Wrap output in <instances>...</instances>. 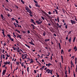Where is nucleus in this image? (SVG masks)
<instances>
[{"instance_id":"a211bd4d","label":"nucleus","mask_w":77,"mask_h":77,"mask_svg":"<svg viewBox=\"0 0 77 77\" xmlns=\"http://www.w3.org/2000/svg\"><path fill=\"white\" fill-rule=\"evenodd\" d=\"M69 43H71V37L69 39Z\"/></svg>"},{"instance_id":"20e7f679","label":"nucleus","mask_w":77,"mask_h":77,"mask_svg":"<svg viewBox=\"0 0 77 77\" xmlns=\"http://www.w3.org/2000/svg\"><path fill=\"white\" fill-rule=\"evenodd\" d=\"M36 23H38V24H42V21H41L40 22H39V21H36Z\"/></svg>"},{"instance_id":"4468645a","label":"nucleus","mask_w":77,"mask_h":77,"mask_svg":"<svg viewBox=\"0 0 77 77\" xmlns=\"http://www.w3.org/2000/svg\"><path fill=\"white\" fill-rule=\"evenodd\" d=\"M74 50H75V51H76L77 50V48L76 46H75L74 48Z\"/></svg>"},{"instance_id":"412c9836","label":"nucleus","mask_w":77,"mask_h":77,"mask_svg":"<svg viewBox=\"0 0 77 77\" xmlns=\"http://www.w3.org/2000/svg\"><path fill=\"white\" fill-rule=\"evenodd\" d=\"M62 27V25H60V26H58L57 29H58V27H59V28H61V29H62V28L61 27Z\"/></svg>"},{"instance_id":"b1692460","label":"nucleus","mask_w":77,"mask_h":77,"mask_svg":"<svg viewBox=\"0 0 77 77\" xmlns=\"http://www.w3.org/2000/svg\"><path fill=\"white\" fill-rule=\"evenodd\" d=\"M2 33H3V34H5V31H4V29H2Z\"/></svg>"},{"instance_id":"c85d7f7f","label":"nucleus","mask_w":77,"mask_h":77,"mask_svg":"<svg viewBox=\"0 0 77 77\" xmlns=\"http://www.w3.org/2000/svg\"><path fill=\"white\" fill-rule=\"evenodd\" d=\"M45 35H46V33L45 32H44V33H43V35L44 36H45Z\"/></svg>"},{"instance_id":"a878e982","label":"nucleus","mask_w":77,"mask_h":77,"mask_svg":"<svg viewBox=\"0 0 77 77\" xmlns=\"http://www.w3.org/2000/svg\"><path fill=\"white\" fill-rule=\"evenodd\" d=\"M13 48L14 51H15V50H16V49H17V48L16 47L14 48V47H13Z\"/></svg>"},{"instance_id":"f03ea898","label":"nucleus","mask_w":77,"mask_h":77,"mask_svg":"<svg viewBox=\"0 0 77 77\" xmlns=\"http://www.w3.org/2000/svg\"><path fill=\"white\" fill-rule=\"evenodd\" d=\"M47 72L48 74H49V73H51V74L52 75L53 74V73H52V70H50L49 69H47L46 71V72H45V74Z\"/></svg>"},{"instance_id":"bf43d9fd","label":"nucleus","mask_w":77,"mask_h":77,"mask_svg":"<svg viewBox=\"0 0 77 77\" xmlns=\"http://www.w3.org/2000/svg\"><path fill=\"white\" fill-rule=\"evenodd\" d=\"M34 72H35V73L36 74V70H34Z\"/></svg>"},{"instance_id":"393cba45","label":"nucleus","mask_w":77,"mask_h":77,"mask_svg":"<svg viewBox=\"0 0 77 77\" xmlns=\"http://www.w3.org/2000/svg\"><path fill=\"white\" fill-rule=\"evenodd\" d=\"M70 63L71 65H73L74 66V63H72V61H71Z\"/></svg>"},{"instance_id":"4c0bfd02","label":"nucleus","mask_w":77,"mask_h":77,"mask_svg":"<svg viewBox=\"0 0 77 77\" xmlns=\"http://www.w3.org/2000/svg\"><path fill=\"white\" fill-rule=\"evenodd\" d=\"M33 1L35 3H36V4H38V2L37 1H36L35 0H34Z\"/></svg>"},{"instance_id":"49530a36","label":"nucleus","mask_w":77,"mask_h":77,"mask_svg":"<svg viewBox=\"0 0 77 77\" xmlns=\"http://www.w3.org/2000/svg\"><path fill=\"white\" fill-rule=\"evenodd\" d=\"M61 57L62 60H63V56H62V55H61Z\"/></svg>"},{"instance_id":"9d476101","label":"nucleus","mask_w":77,"mask_h":77,"mask_svg":"<svg viewBox=\"0 0 77 77\" xmlns=\"http://www.w3.org/2000/svg\"><path fill=\"white\" fill-rule=\"evenodd\" d=\"M52 65L51 63H48V64H46V66H50V65Z\"/></svg>"},{"instance_id":"cd10ccee","label":"nucleus","mask_w":77,"mask_h":77,"mask_svg":"<svg viewBox=\"0 0 77 77\" xmlns=\"http://www.w3.org/2000/svg\"><path fill=\"white\" fill-rule=\"evenodd\" d=\"M57 20L58 21V23H59V17H57Z\"/></svg>"},{"instance_id":"e433bc0d","label":"nucleus","mask_w":77,"mask_h":77,"mask_svg":"<svg viewBox=\"0 0 77 77\" xmlns=\"http://www.w3.org/2000/svg\"><path fill=\"white\" fill-rule=\"evenodd\" d=\"M10 40H11V41H14V39L12 38L11 37L10 38Z\"/></svg>"},{"instance_id":"79ce46f5","label":"nucleus","mask_w":77,"mask_h":77,"mask_svg":"<svg viewBox=\"0 0 77 77\" xmlns=\"http://www.w3.org/2000/svg\"><path fill=\"white\" fill-rule=\"evenodd\" d=\"M68 68H69V72H70V69L69 68V66Z\"/></svg>"},{"instance_id":"a19ab883","label":"nucleus","mask_w":77,"mask_h":77,"mask_svg":"<svg viewBox=\"0 0 77 77\" xmlns=\"http://www.w3.org/2000/svg\"><path fill=\"white\" fill-rule=\"evenodd\" d=\"M16 25H17V27H18V28H19V27H20V26H19V25H18V24L17 23H16Z\"/></svg>"},{"instance_id":"7c9ffc66","label":"nucleus","mask_w":77,"mask_h":77,"mask_svg":"<svg viewBox=\"0 0 77 77\" xmlns=\"http://www.w3.org/2000/svg\"><path fill=\"white\" fill-rule=\"evenodd\" d=\"M65 75H67V71L65 70Z\"/></svg>"},{"instance_id":"72a5a7b5","label":"nucleus","mask_w":77,"mask_h":77,"mask_svg":"<svg viewBox=\"0 0 77 77\" xmlns=\"http://www.w3.org/2000/svg\"><path fill=\"white\" fill-rule=\"evenodd\" d=\"M29 67H28L27 68V71L28 72H29Z\"/></svg>"},{"instance_id":"052dcab7","label":"nucleus","mask_w":77,"mask_h":77,"mask_svg":"<svg viewBox=\"0 0 77 77\" xmlns=\"http://www.w3.org/2000/svg\"><path fill=\"white\" fill-rule=\"evenodd\" d=\"M72 58H73V59H74V56H72L71 57V58L72 59Z\"/></svg>"},{"instance_id":"5fc2aeb1","label":"nucleus","mask_w":77,"mask_h":77,"mask_svg":"<svg viewBox=\"0 0 77 77\" xmlns=\"http://www.w3.org/2000/svg\"><path fill=\"white\" fill-rule=\"evenodd\" d=\"M75 39H76V37H75L74 38L73 40L75 41Z\"/></svg>"},{"instance_id":"f704fd0d","label":"nucleus","mask_w":77,"mask_h":77,"mask_svg":"<svg viewBox=\"0 0 77 77\" xmlns=\"http://www.w3.org/2000/svg\"><path fill=\"white\" fill-rule=\"evenodd\" d=\"M1 62L2 63V55H1Z\"/></svg>"},{"instance_id":"bb28decb","label":"nucleus","mask_w":77,"mask_h":77,"mask_svg":"<svg viewBox=\"0 0 77 77\" xmlns=\"http://www.w3.org/2000/svg\"><path fill=\"white\" fill-rule=\"evenodd\" d=\"M2 57L3 58V59H5V54H3L2 55Z\"/></svg>"},{"instance_id":"13d9d810","label":"nucleus","mask_w":77,"mask_h":77,"mask_svg":"<svg viewBox=\"0 0 77 77\" xmlns=\"http://www.w3.org/2000/svg\"><path fill=\"white\" fill-rule=\"evenodd\" d=\"M56 9L59 10V8H58V6H57Z\"/></svg>"},{"instance_id":"37998d69","label":"nucleus","mask_w":77,"mask_h":77,"mask_svg":"<svg viewBox=\"0 0 77 77\" xmlns=\"http://www.w3.org/2000/svg\"><path fill=\"white\" fill-rule=\"evenodd\" d=\"M7 56L8 57H10V55H8V53L7 54Z\"/></svg>"},{"instance_id":"338daca9","label":"nucleus","mask_w":77,"mask_h":77,"mask_svg":"<svg viewBox=\"0 0 77 77\" xmlns=\"http://www.w3.org/2000/svg\"><path fill=\"white\" fill-rule=\"evenodd\" d=\"M75 20L76 21H77V19L76 18H75Z\"/></svg>"},{"instance_id":"7ed1b4c3","label":"nucleus","mask_w":77,"mask_h":77,"mask_svg":"<svg viewBox=\"0 0 77 77\" xmlns=\"http://www.w3.org/2000/svg\"><path fill=\"white\" fill-rule=\"evenodd\" d=\"M22 59H23V60L27 58V56H26V55H25V54H24L23 55V54H22Z\"/></svg>"},{"instance_id":"4be33fe9","label":"nucleus","mask_w":77,"mask_h":77,"mask_svg":"<svg viewBox=\"0 0 77 77\" xmlns=\"http://www.w3.org/2000/svg\"><path fill=\"white\" fill-rule=\"evenodd\" d=\"M7 36H8V37H9V39H10V38H11V35L9 34H8Z\"/></svg>"},{"instance_id":"a18cd8bd","label":"nucleus","mask_w":77,"mask_h":77,"mask_svg":"<svg viewBox=\"0 0 77 77\" xmlns=\"http://www.w3.org/2000/svg\"><path fill=\"white\" fill-rule=\"evenodd\" d=\"M12 20H13V21H14L15 20V19L14 18H12Z\"/></svg>"},{"instance_id":"ea45409f","label":"nucleus","mask_w":77,"mask_h":77,"mask_svg":"<svg viewBox=\"0 0 77 77\" xmlns=\"http://www.w3.org/2000/svg\"><path fill=\"white\" fill-rule=\"evenodd\" d=\"M62 11H63V13H65V10H64V9H62Z\"/></svg>"},{"instance_id":"6ab92c4d","label":"nucleus","mask_w":77,"mask_h":77,"mask_svg":"<svg viewBox=\"0 0 77 77\" xmlns=\"http://www.w3.org/2000/svg\"><path fill=\"white\" fill-rule=\"evenodd\" d=\"M20 38V39H21V37L20 36V35H17V38Z\"/></svg>"},{"instance_id":"2eb2a0df","label":"nucleus","mask_w":77,"mask_h":77,"mask_svg":"<svg viewBox=\"0 0 77 77\" xmlns=\"http://www.w3.org/2000/svg\"><path fill=\"white\" fill-rule=\"evenodd\" d=\"M29 44H31V45H35V44L33 43V42H29Z\"/></svg>"},{"instance_id":"58836bf2","label":"nucleus","mask_w":77,"mask_h":77,"mask_svg":"<svg viewBox=\"0 0 77 77\" xmlns=\"http://www.w3.org/2000/svg\"><path fill=\"white\" fill-rule=\"evenodd\" d=\"M41 18H42V19L43 20H45V18H44V17H43V16H42Z\"/></svg>"},{"instance_id":"603ef678","label":"nucleus","mask_w":77,"mask_h":77,"mask_svg":"<svg viewBox=\"0 0 77 77\" xmlns=\"http://www.w3.org/2000/svg\"><path fill=\"white\" fill-rule=\"evenodd\" d=\"M58 45H59V47H61V45H60V43H58Z\"/></svg>"},{"instance_id":"ddd939ff","label":"nucleus","mask_w":77,"mask_h":77,"mask_svg":"<svg viewBox=\"0 0 77 77\" xmlns=\"http://www.w3.org/2000/svg\"><path fill=\"white\" fill-rule=\"evenodd\" d=\"M31 26H32L33 29H35V26L33 24H31Z\"/></svg>"},{"instance_id":"0eeeda50","label":"nucleus","mask_w":77,"mask_h":77,"mask_svg":"<svg viewBox=\"0 0 77 77\" xmlns=\"http://www.w3.org/2000/svg\"><path fill=\"white\" fill-rule=\"evenodd\" d=\"M8 64H10V62L9 61V62H8V61L6 62L5 63H4L5 65H7Z\"/></svg>"},{"instance_id":"864d4df0","label":"nucleus","mask_w":77,"mask_h":77,"mask_svg":"<svg viewBox=\"0 0 77 77\" xmlns=\"http://www.w3.org/2000/svg\"><path fill=\"white\" fill-rule=\"evenodd\" d=\"M65 27L66 29H67L68 28V26H67V25H66L65 26Z\"/></svg>"},{"instance_id":"f3484780","label":"nucleus","mask_w":77,"mask_h":77,"mask_svg":"<svg viewBox=\"0 0 77 77\" xmlns=\"http://www.w3.org/2000/svg\"><path fill=\"white\" fill-rule=\"evenodd\" d=\"M54 10L56 12V14H57V15H58V12H57V10L56 9H55Z\"/></svg>"},{"instance_id":"c9c22d12","label":"nucleus","mask_w":77,"mask_h":77,"mask_svg":"<svg viewBox=\"0 0 77 77\" xmlns=\"http://www.w3.org/2000/svg\"><path fill=\"white\" fill-rule=\"evenodd\" d=\"M15 21L16 23H17V24H18V20H17V19H15Z\"/></svg>"},{"instance_id":"5701e85b","label":"nucleus","mask_w":77,"mask_h":77,"mask_svg":"<svg viewBox=\"0 0 77 77\" xmlns=\"http://www.w3.org/2000/svg\"><path fill=\"white\" fill-rule=\"evenodd\" d=\"M50 41V39H45V42H47V41Z\"/></svg>"},{"instance_id":"0e129e2a","label":"nucleus","mask_w":77,"mask_h":77,"mask_svg":"<svg viewBox=\"0 0 77 77\" xmlns=\"http://www.w3.org/2000/svg\"><path fill=\"white\" fill-rule=\"evenodd\" d=\"M73 75L74 77H75V73H74V74H73Z\"/></svg>"},{"instance_id":"423d86ee","label":"nucleus","mask_w":77,"mask_h":77,"mask_svg":"<svg viewBox=\"0 0 77 77\" xmlns=\"http://www.w3.org/2000/svg\"><path fill=\"white\" fill-rule=\"evenodd\" d=\"M42 12H43V13H44V14H45V15H46V16H48V17H49L48 16V14H47V13H46V12H45L44 11H42Z\"/></svg>"},{"instance_id":"c756f323","label":"nucleus","mask_w":77,"mask_h":77,"mask_svg":"<svg viewBox=\"0 0 77 77\" xmlns=\"http://www.w3.org/2000/svg\"><path fill=\"white\" fill-rule=\"evenodd\" d=\"M21 2L22 3H23V4H24L25 3L24 1H23V0H21Z\"/></svg>"},{"instance_id":"09e8293b","label":"nucleus","mask_w":77,"mask_h":77,"mask_svg":"<svg viewBox=\"0 0 77 77\" xmlns=\"http://www.w3.org/2000/svg\"><path fill=\"white\" fill-rule=\"evenodd\" d=\"M28 59L29 60H32L31 59H30V58H27V59Z\"/></svg>"},{"instance_id":"dca6fc26","label":"nucleus","mask_w":77,"mask_h":77,"mask_svg":"<svg viewBox=\"0 0 77 77\" xmlns=\"http://www.w3.org/2000/svg\"><path fill=\"white\" fill-rule=\"evenodd\" d=\"M61 53L62 54H64V52H63V49L61 50Z\"/></svg>"},{"instance_id":"c03bdc74","label":"nucleus","mask_w":77,"mask_h":77,"mask_svg":"<svg viewBox=\"0 0 77 77\" xmlns=\"http://www.w3.org/2000/svg\"><path fill=\"white\" fill-rule=\"evenodd\" d=\"M13 35H14V36H15V37H16V35H15V33L14 32H13Z\"/></svg>"},{"instance_id":"8fccbe9b","label":"nucleus","mask_w":77,"mask_h":77,"mask_svg":"<svg viewBox=\"0 0 77 77\" xmlns=\"http://www.w3.org/2000/svg\"><path fill=\"white\" fill-rule=\"evenodd\" d=\"M6 10H7V11H10L9 10V9L7 8H5Z\"/></svg>"},{"instance_id":"e2e57ef3","label":"nucleus","mask_w":77,"mask_h":77,"mask_svg":"<svg viewBox=\"0 0 77 77\" xmlns=\"http://www.w3.org/2000/svg\"><path fill=\"white\" fill-rule=\"evenodd\" d=\"M4 46H5V45H6V44L5 43H4Z\"/></svg>"},{"instance_id":"680f3d73","label":"nucleus","mask_w":77,"mask_h":77,"mask_svg":"<svg viewBox=\"0 0 77 77\" xmlns=\"http://www.w3.org/2000/svg\"><path fill=\"white\" fill-rule=\"evenodd\" d=\"M54 35L55 36H56V34L55 33L54 34Z\"/></svg>"},{"instance_id":"6e6d98bb","label":"nucleus","mask_w":77,"mask_h":77,"mask_svg":"<svg viewBox=\"0 0 77 77\" xmlns=\"http://www.w3.org/2000/svg\"><path fill=\"white\" fill-rule=\"evenodd\" d=\"M7 16H8V17H10L11 16V15L9 14H7Z\"/></svg>"},{"instance_id":"9b49d317","label":"nucleus","mask_w":77,"mask_h":77,"mask_svg":"<svg viewBox=\"0 0 77 77\" xmlns=\"http://www.w3.org/2000/svg\"><path fill=\"white\" fill-rule=\"evenodd\" d=\"M1 16L2 20H4V19H5V18H4V16H3V14H1Z\"/></svg>"},{"instance_id":"4d7b16f0","label":"nucleus","mask_w":77,"mask_h":77,"mask_svg":"<svg viewBox=\"0 0 77 77\" xmlns=\"http://www.w3.org/2000/svg\"><path fill=\"white\" fill-rule=\"evenodd\" d=\"M27 32H28V33H29H29H30V31L29 30H28Z\"/></svg>"},{"instance_id":"3c124183","label":"nucleus","mask_w":77,"mask_h":77,"mask_svg":"<svg viewBox=\"0 0 77 77\" xmlns=\"http://www.w3.org/2000/svg\"><path fill=\"white\" fill-rule=\"evenodd\" d=\"M66 40H68V35L66 37Z\"/></svg>"},{"instance_id":"de8ad7c7","label":"nucleus","mask_w":77,"mask_h":77,"mask_svg":"<svg viewBox=\"0 0 77 77\" xmlns=\"http://www.w3.org/2000/svg\"><path fill=\"white\" fill-rule=\"evenodd\" d=\"M15 6V7L17 8V9H18V6H17V5H14Z\"/></svg>"},{"instance_id":"1a4fd4ad","label":"nucleus","mask_w":77,"mask_h":77,"mask_svg":"<svg viewBox=\"0 0 77 77\" xmlns=\"http://www.w3.org/2000/svg\"><path fill=\"white\" fill-rule=\"evenodd\" d=\"M31 21H32V23H33L35 25H36V23H35L34 22V20L33 19H31Z\"/></svg>"},{"instance_id":"39448f33","label":"nucleus","mask_w":77,"mask_h":77,"mask_svg":"<svg viewBox=\"0 0 77 77\" xmlns=\"http://www.w3.org/2000/svg\"><path fill=\"white\" fill-rule=\"evenodd\" d=\"M70 21L72 24H75V23H76V22L75 21H74L72 20H70Z\"/></svg>"},{"instance_id":"6e6552de","label":"nucleus","mask_w":77,"mask_h":77,"mask_svg":"<svg viewBox=\"0 0 77 77\" xmlns=\"http://www.w3.org/2000/svg\"><path fill=\"white\" fill-rule=\"evenodd\" d=\"M6 69H5L2 72V75H5V73H6Z\"/></svg>"},{"instance_id":"f8f14e48","label":"nucleus","mask_w":77,"mask_h":77,"mask_svg":"<svg viewBox=\"0 0 77 77\" xmlns=\"http://www.w3.org/2000/svg\"><path fill=\"white\" fill-rule=\"evenodd\" d=\"M35 6L36 7H38V8H40V6L38 5V4H36L35 5Z\"/></svg>"},{"instance_id":"774afa93","label":"nucleus","mask_w":77,"mask_h":77,"mask_svg":"<svg viewBox=\"0 0 77 77\" xmlns=\"http://www.w3.org/2000/svg\"><path fill=\"white\" fill-rule=\"evenodd\" d=\"M75 61H77V58H75Z\"/></svg>"},{"instance_id":"473e14b6","label":"nucleus","mask_w":77,"mask_h":77,"mask_svg":"<svg viewBox=\"0 0 77 77\" xmlns=\"http://www.w3.org/2000/svg\"><path fill=\"white\" fill-rule=\"evenodd\" d=\"M48 14H49V15H51V14H52V13H51V12L50 11H48Z\"/></svg>"},{"instance_id":"aec40b11","label":"nucleus","mask_w":77,"mask_h":77,"mask_svg":"<svg viewBox=\"0 0 77 77\" xmlns=\"http://www.w3.org/2000/svg\"><path fill=\"white\" fill-rule=\"evenodd\" d=\"M15 31H16V32H17L19 33H20V31L19 30H18V29H16Z\"/></svg>"},{"instance_id":"69168bd1","label":"nucleus","mask_w":77,"mask_h":77,"mask_svg":"<svg viewBox=\"0 0 77 77\" xmlns=\"http://www.w3.org/2000/svg\"><path fill=\"white\" fill-rule=\"evenodd\" d=\"M42 62H44V60L43 59L42 60Z\"/></svg>"},{"instance_id":"2f4dec72","label":"nucleus","mask_w":77,"mask_h":77,"mask_svg":"<svg viewBox=\"0 0 77 77\" xmlns=\"http://www.w3.org/2000/svg\"><path fill=\"white\" fill-rule=\"evenodd\" d=\"M31 62H30V63H33V60H32V59H31Z\"/></svg>"},{"instance_id":"f257e3e1","label":"nucleus","mask_w":77,"mask_h":77,"mask_svg":"<svg viewBox=\"0 0 77 77\" xmlns=\"http://www.w3.org/2000/svg\"><path fill=\"white\" fill-rule=\"evenodd\" d=\"M26 10V12H29V15H30V17H33V15H32V11H30V9H29V8L28 7H26L25 8Z\"/></svg>"}]
</instances>
